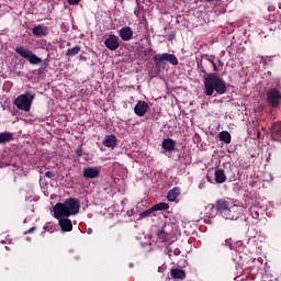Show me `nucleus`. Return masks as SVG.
I'll return each mask as SVG.
<instances>
[{
	"label": "nucleus",
	"mask_w": 281,
	"mask_h": 281,
	"mask_svg": "<svg viewBox=\"0 0 281 281\" xmlns=\"http://www.w3.org/2000/svg\"><path fill=\"white\" fill-rule=\"evenodd\" d=\"M80 212V201L75 198L67 199L64 203H57L53 207V214L58 220L61 232H71L74 224L69 216H76Z\"/></svg>",
	"instance_id": "f257e3e1"
},
{
	"label": "nucleus",
	"mask_w": 281,
	"mask_h": 281,
	"mask_svg": "<svg viewBox=\"0 0 281 281\" xmlns=\"http://www.w3.org/2000/svg\"><path fill=\"white\" fill-rule=\"evenodd\" d=\"M215 210L226 221H238L245 212V206L234 199L224 198L216 201Z\"/></svg>",
	"instance_id": "f03ea898"
},
{
	"label": "nucleus",
	"mask_w": 281,
	"mask_h": 281,
	"mask_svg": "<svg viewBox=\"0 0 281 281\" xmlns=\"http://www.w3.org/2000/svg\"><path fill=\"white\" fill-rule=\"evenodd\" d=\"M214 91H216L218 95H223L227 93V86L216 74H211L204 80V93L210 97L214 94Z\"/></svg>",
	"instance_id": "7ed1b4c3"
},
{
	"label": "nucleus",
	"mask_w": 281,
	"mask_h": 281,
	"mask_svg": "<svg viewBox=\"0 0 281 281\" xmlns=\"http://www.w3.org/2000/svg\"><path fill=\"white\" fill-rule=\"evenodd\" d=\"M32 102H34V94L30 92H25L24 94H20L13 102V104L20 111H30L32 109Z\"/></svg>",
	"instance_id": "20e7f679"
},
{
	"label": "nucleus",
	"mask_w": 281,
	"mask_h": 281,
	"mask_svg": "<svg viewBox=\"0 0 281 281\" xmlns=\"http://www.w3.org/2000/svg\"><path fill=\"white\" fill-rule=\"evenodd\" d=\"M154 63L157 67H164V65H166V63L177 66V65H179V59H177V56L175 54L164 53V54L155 55Z\"/></svg>",
	"instance_id": "39448f33"
},
{
	"label": "nucleus",
	"mask_w": 281,
	"mask_h": 281,
	"mask_svg": "<svg viewBox=\"0 0 281 281\" xmlns=\"http://www.w3.org/2000/svg\"><path fill=\"white\" fill-rule=\"evenodd\" d=\"M15 52L19 54V56L29 60L31 65H41V63H43V59L23 46L16 47Z\"/></svg>",
	"instance_id": "423d86ee"
},
{
	"label": "nucleus",
	"mask_w": 281,
	"mask_h": 281,
	"mask_svg": "<svg viewBox=\"0 0 281 281\" xmlns=\"http://www.w3.org/2000/svg\"><path fill=\"white\" fill-rule=\"evenodd\" d=\"M104 45L110 52H115V49L120 48V37L115 34H110L105 40H104Z\"/></svg>",
	"instance_id": "0eeeda50"
},
{
	"label": "nucleus",
	"mask_w": 281,
	"mask_h": 281,
	"mask_svg": "<svg viewBox=\"0 0 281 281\" xmlns=\"http://www.w3.org/2000/svg\"><path fill=\"white\" fill-rule=\"evenodd\" d=\"M281 93L278 89L273 88L267 92V100L269 104L273 108L280 104Z\"/></svg>",
	"instance_id": "6e6552de"
},
{
	"label": "nucleus",
	"mask_w": 281,
	"mask_h": 281,
	"mask_svg": "<svg viewBox=\"0 0 281 281\" xmlns=\"http://www.w3.org/2000/svg\"><path fill=\"white\" fill-rule=\"evenodd\" d=\"M148 109H150V106H148L147 102L138 101L137 104L134 106V113L138 117H144V115L148 113Z\"/></svg>",
	"instance_id": "1a4fd4ad"
},
{
	"label": "nucleus",
	"mask_w": 281,
	"mask_h": 281,
	"mask_svg": "<svg viewBox=\"0 0 281 281\" xmlns=\"http://www.w3.org/2000/svg\"><path fill=\"white\" fill-rule=\"evenodd\" d=\"M85 179H98L100 177V169L98 167H88L83 169Z\"/></svg>",
	"instance_id": "9d476101"
},
{
	"label": "nucleus",
	"mask_w": 281,
	"mask_h": 281,
	"mask_svg": "<svg viewBox=\"0 0 281 281\" xmlns=\"http://www.w3.org/2000/svg\"><path fill=\"white\" fill-rule=\"evenodd\" d=\"M120 38L123 41H133V29L131 26H124L119 32Z\"/></svg>",
	"instance_id": "9b49d317"
},
{
	"label": "nucleus",
	"mask_w": 281,
	"mask_h": 281,
	"mask_svg": "<svg viewBox=\"0 0 281 281\" xmlns=\"http://www.w3.org/2000/svg\"><path fill=\"white\" fill-rule=\"evenodd\" d=\"M103 146H105V148H115V146H117V137H115V135L105 136Z\"/></svg>",
	"instance_id": "f8f14e48"
},
{
	"label": "nucleus",
	"mask_w": 281,
	"mask_h": 281,
	"mask_svg": "<svg viewBox=\"0 0 281 281\" xmlns=\"http://www.w3.org/2000/svg\"><path fill=\"white\" fill-rule=\"evenodd\" d=\"M175 146H177V143L171 138L164 139L161 144V147L164 150H167V153H172V150H175Z\"/></svg>",
	"instance_id": "ddd939ff"
},
{
	"label": "nucleus",
	"mask_w": 281,
	"mask_h": 281,
	"mask_svg": "<svg viewBox=\"0 0 281 281\" xmlns=\"http://www.w3.org/2000/svg\"><path fill=\"white\" fill-rule=\"evenodd\" d=\"M10 142H14V133L12 132L0 133V144H8Z\"/></svg>",
	"instance_id": "4468645a"
},
{
	"label": "nucleus",
	"mask_w": 281,
	"mask_h": 281,
	"mask_svg": "<svg viewBox=\"0 0 281 281\" xmlns=\"http://www.w3.org/2000/svg\"><path fill=\"white\" fill-rule=\"evenodd\" d=\"M33 34L35 36H47V34H49V30L47 26L37 25L33 27Z\"/></svg>",
	"instance_id": "2eb2a0df"
},
{
	"label": "nucleus",
	"mask_w": 281,
	"mask_h": 281,
	"mask_svg": "<svg viewBox=\"0 0 281 281\" xmlns=\"http://www.w3.org/2000/svg\"><path fill=\"white\" fill-rule=\"evenodd\" d=\"M214 177L216 183H225V181H227V176L225 175V170L223 169H216Z\"/></svg>",
	"instance_id": "dca6fc26"
},
{
	"label": "nucleus",
	"mask_w": 281,
	"mask_h": 281,
	"mask_svg": "<svg viewBox=\"0 0 281 281\" xmlns=\"http://www.w3.org/2000/svg\"><path fill=\"white\" fill-rule=\"evenodd\" d=\"M170 276L173 280H186V271L181 269H171Z\"/></svg>",
	"instance_id": "f3484780"
},
{
	"label": "nucleus",
	"mask_w": 281,
	"mask_h": 281,
	"mask_svg": "<svg viewBox=\"0 0 281 281\" xmlns=\"http://www.w3.org/2000/svg\"><path fill=\"white\" fill-rule=\"evenodd\" d=\"M181 194V190L179 188L171 189L167 194V201L170 203L177 201V198Z\"/></svg>",
	"instance_id": "a211bd4d"
},
{
	"label": "nucleus",
	"mask_w": 281,
	"mask_h": 281,
	"mask_svg": "<svg viewBox=\"0 0 281 281\" xmlns=\"http://www.w3.org/2000/svg\"><path fill=\"white\" fill-rule=\"evenodd\" d=\"M220 140L224 142V144H232V134L227 131H222L218 134Z\"/></svg>",
	"instance_id": "6ab92c4d"
},
{
	"label": "nucleus",
	"mask_w": 281,
	"mask_h": 281,
	"mask_svg": "<svg viewBox=\"0 0 281 281\" xmlns=\"http://www.w3.org/2000/svg\"><path fill=\"white\" fill-rule=\"evenodd\" d=\"M168 226H164L161 229H158L157 232V236H158V239L161 241V243H166V240H168Z\"/></svg>",
	"instance_id": "aec40b11"
},
{
	"label": "nucleus",
	"mask_w": 281,
	"mask_h": 281,
	"mask_svg": "<svg viewBox=\"0 0 281 281\" xmlns=\"http://www.w3.org/2000/svg\"><path fill=\"white\" fill-rule=\"evenodd\" d=\"M260 212H262V209L258 206H251L250 207V216L254 218V221H260Z\"/></svg>",
	"instance_id": "412c9836"
},
{
	"label": "nucleus",
	"mask_w": 281,
	"mask_h": 281,
	"mask_svg": "<svg viewBox=\"0 0 281 281\" xmlns=\"http://www.w3.org/2000/svg\"><path fill=\"white\" fill-rule=\"evenodd\" d=\"M204 218H214V204H209L204 207Z\"/></svg>",
	"instance_id": "4be33fe9"
},
{
	"label": "nucleus",
	"mask_w": 281,
	"mask_h": 281,
	"mask_svg": "<svg viewBox=\"0 0 281 281\" xmlns=\"http://www.w3.org/2000/svg\"><path fill=\"white\" fill-rule=\"evenodd\" d=\"M82 47L80 46H74L72 48H68L66 52V56H78L80 54Z\"/></svg>",
	"instance_id": "5701e85b"
},
{
	"label": "nucleus",
	"mask_w": 281,
	"mask_h": 281,
	"mask_svg": "<svg viewBox=\"0 0 281 281\" xmlns=\"http://www.w3.org/2000/svg\"><path fill=\"white\" fill-rule=\"evenodd\" d=\"M169 207L170 205L164 202L153 205L154 212H161L162 210H168Z\"/></svg>",
	"instance_id": "b1692460"
},
{
	"label": "nucleus",
	"mask_w": 281,
	"mask_h": 281,
	"mask_svg": "<svg viewBox=\"0 0 281 281\" xmlns=\"http://www.w3.org/2000/svg\"><path fill=\"white\" fill-rule=\"evenodd\" d=\"M273 131H274V134H276V139L278 142H281V123H277L273 125Z\"/></svg>",
	"instance_id": "393cba45"
},
{
	"label": "nucleus",
	"mask_w": 281,
	"mask_h": 281,
	"mask_svg": "<svg viewBox=\"0 0 281 281\" xmlns=\"http://www.w3.org/2000/svg\"><path fill=\"white\" fill-rule=\"evenodd\" d=\"M153 212H155V210H153V206L146 211H143L140 214H139V217L140 218H147V216H150V214H153Z\"/></svg>",
	"instance_id": "a878e982"
},
{
	"label": "nucleus",
	"mask_w": 281,
	"mask_h": 281,
	"mask_svg": "<svg viewBox=\"0 0 281 281\" xmlns=\"http://www.w3.org/2000/svg\"><path fill=\"white\" fill-rule=\"evenodd\" d=\"M82 0H68L69 5H78Z\"/></svg>",
	"instance_id": "bb28decb"
},
{
	"label": "nucleus",
	"mask_w": 281,
	"mask_h": 281,
	"mask_svg": "<svg viewBox=\"0 0 281 281\" xmlns=\"http://www.w3.org/2000/svg\"><path fill=\"white\" fill-rule=\"evenodd\" d=\"M225 245L226 247H229V249H234V247L232 246V239H226Z\"/></svg>",
	"instance_id": "cd10ccee"
},
{
	"label": "nucleus",
	"mask_w": 281,
	"mask_h": 281,
	"mask_svg": "<svg viewBox=\"0 0 281 281\" xmlns=\"http://www.w3.org/2000/svg\"><path fill=\"white\" fill-rule=\"evenodd\" d=\"M45 177H47V179H52L54 177V172L52 171H46L45 172Z\"/></svg>",
	"instance_id": "c85d7f7f"
},
{
	"label": "nucleus",
	"mask_w": 281,
	"mask_h": 281,
	"mask_svg": "<svg viewBox=\"0 0 281 281\" xmlns=\"http://www.w3.org/2000/svg\"><path fill=\"white\" fill-rule=\"evenodd\" d=\"M209 63H211L213 70L216 71L217 70L216 63H214V60L212 59H209Z\"/></svg>",
	"instance_id": "c756f323"
},
{
	"label": "nucleus",
	"mask_w": 281,
	"mask_h": 281,
	"mask_svg": "<svg viewBox=\"0 0 281 281\" xmlns=\"http://www.w3.org/2000/svg\"><path fill=\"white\" fill-rule=\"evenodd\" d=\"M76 153H77V157H82V147H78Z\"/></svg>",
	"instance_id": "7c9ffc66"
},
{
	"label": "nucleus",
	"mask_w": 281,
	"mask_h": 281,
	"mask_svg": "<svg viewBox=\"0 0 281 281\" xmlns=\"http://www.w3.org/2000/svg\"><path fill=\"white\" fill-rule=\"evenodd\" d=\"M134 14H135V16L139 18V9H135Z\"/></svg>",
	"instance_id": "2f4dec72"
},
{
	"label": "nucleus",
	"mask_w": 281,
	"mask_h": 281,
	"mask_svg": "<svg viewBox=\"0 0 281 281\" xmlns=\"http://www.w3.org/2000/svg\"><path fill=\"white\" fill-rule=\"evenodd\" d=\"M34 227L30 228L27 232H25L24 234H32V232H34Z\"/></svg>",
	"instance_id": "473e14b6"
},
{
	"label": "nucleus",
	"mask_w": 281,
	"mask_h": 281,
	"mask_svg": "<svg viewBox=\"0 0 281 281\" xmlns=\"http://www.w3.org/2000/svg\"><path fill=\"white\" fill-rule=\"evenodd\" d=\"M158 271L161 273V272H164V267H159L158 268Z\"/></svg>",
	"instance_id": "72a5a7b5"
},
{
	"label": "nucleus",
	"mask_w": 281,
	"mask_h": 281,
	"mask_svg": "<svg viewBox=\"0 0 281 281\" xmlns=\"http://www.w3.org/2000/svg\"><path fill=\"white\" fill-rule=\"evenodd\" d=\"M179 254H180L179 250H176V251H175V255H176V256H179Z\"/></svg>",
	"instance_id": "f704fd0d"
},
{
	"label": "nucleus",
	"mask_w": 281,
	"mask_h": 281,
	"mask_svg": "<svg viewBox=\"0 0 281 281\" xmlns=\"http://www.w3.org/2000/svg\"><path fill=\"white\" fill-rule=\"evenodd\" d=\"M207 3H212V1H214V0H205Z\"/></svg>",
	"instance_id": "c9c22d12"
},
{
	"label": "nucleus",
	"mask_w": 281,
	"mask_h": 281,
	"mask_svg": "<svg viewBox=\"0 0 281 281\" xmlns=\"http://www.w3.org/2000/svg\"><path fill=\"white\" fill-rule=\"evenodd\" d=\"M266 60H271V57H266Z\"/></svg>",
	"instance_id": "e433bc0d"
},
{
	"label": "nucleus",
	"mask_w": 281,
	"mask_h": 281,
	"mask_svg": "<svg viewBox=\"0 0 281 281\" xmlns=\"http://www.w3.org/2000/svg\"><path fill=\"white\" fill-rule=\"evenodd\" d=\"M218 65L223 66V63H221V60H218Z\"/></svg>",
	"instance_id": "4c0bfd02"
},
{
	"label": "nucleus",
	"mask_w": 281,
	"mask_h": 281,
	"mask_svg": "<svg viewBox=\"0 0 281 281\" xmlns=\"http://www.w3.org/2000/svg\"><path fill=\"white\" fill-rule=\"evenodd\" d=\"M260 59H261V60H265V57H263V56H261V57H260Z\"/></svg>",
	"instance_id": "58836bf2"
},
{
	"label": "nucleus",
	"mask_w": 281,
	"mask_h": 281,
	"mask_svg": "<svg viewBox=\"0 0 281 281\" xmlns=\"http://www.w3.org/2000/svg\"><path fill=\"white\" fill-rule=\"evenodd\" d=\"M169 256H171V255H170V250H169Z\"/></svg>",
	"instance_id": "ea45409f"
}]
</instances>
